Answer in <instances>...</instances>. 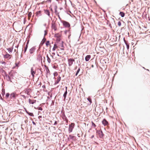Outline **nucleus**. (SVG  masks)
I'll return each mask as SVG.
<instances>
[{
	"label": "nucleus",
	"mask_w": 150,
	"mask_h": 150,
	"mask_svg": "<svg viewBox=\"0 0 150 150\" xmlns=\"http://www.w3.org/2000/svg\"><path fill=\"white\" fill-rule=\"evenodd\" d=\"M74 125L75 124L74 123H71V124L69 125L68 129V131L69 133L72 132Z\"/></svg>",
	"instance_id": "nucleus-1"
},
{
	"label": "nucleus",
	"mask_w": 150,
	"mask_h": 150,
	"mask_svg": "<svg viewBox=\"0 0 150 150\" xmlns=\"http://www.w3.org/2000/svg\"><path fill=\"white\" fill-rule=\"evenodd\" d=\"M68 65L69 66H71L74 62L75 63L74 59L72 58L68 59Z\"/></svg>",
	"instance_id": "nucleus-2"
},
{
	"label": "nucleus",
	"mask_w": 150,
	"mask_h": 150,
	"mask_svg": "<svg viewBox=\"0 0 150 150\" xmlns=\"http://www.w3.org/2000/svg\"><path fill=\"white\" fill-rule=\"evenodd\" d=\"M31 74L33 78H34L35 74L36 73V69L33 67H32L31 68L30 70Z\"/></svg>",
	"instance_id": "nucleus-3"
},
{
	"label": "nucleus",
	"mask_w": 150,
	"mask_h": 150,
	"mask_svg": "<svg viewBox=\"0 0 150 150\" xmlns=\"http://www.w3.org/2000/svg\"><path fill=\"white\" fill-rule=\"evenodd\" d=\"M3 56L4 57L5 59H9L11 58L12 55L9 54L7 52H6V54H5Z\"/></svg>",
	"instance_id": "nucleus-4"
},
{
	"label": "nucleus",
	"mask_w": 150,
	"mask_h": 150,
	"mask_svg": "<svg viewBox=\"0 0 150 150\" xmlns=\"http://www.w3.org/2000/svg\"><path fill=\"white\" fill-rule=\"evenodd\" d=\"M102 124L104 126L107 125L108 124V122L105 119L103 120L102 121Z\"/></svg>",
	"instance_id": "nucleus-5"
},
{
	"label": "nucleus",
	"mask_w": 150,
	"mask_h": 150,
	"mask_svg": "<svg viewBox=\"0 0 150 150\" xmlns=\"http://www.w3.org/2000/svg\"><path fill=\"white\" fill-rule=\"evenodd\" d=\"M110 21H111V23H110L109 26L111 28L112 27H111V25L112 24V25L115 24V21L114 20L113 18H112L111 19Z\"/></svg>",
	"instance_id": "nucleus-6"
},
{
	"label": "nucleus",
	"mask_w": 150,
	"mask_h": 150,
	"mask_svg": "<svg viewBox=\"0 0 150 150\" xmlns=\"http://www.w3.org/2000/svg\"><path fill=\"white\" fill-rule=\"evenodd\" d=\"M35 47H32L31 49H30L29 50V52L30 54H32L35 50Z\"/></svg>",
	"instance_id": "nucleus-7"
},
{
	"label": "nucleus",
	"mask_w": 150,
	"mask_h": 150,
	"mask_svg": "<svg viewBox=\"0 0 150 150\" xmlns=\"http://www.w3.org/2000/svg\"><path fill=\"white\" fill-rule=\"evenodd\" d=\"M10 97V98L11 99L16 98V96L15 94L14 93H12L11 94Z\"/></svg>",
	"instance_id": "nucleus-8"
},
{
	"label": "nucleus",
	"mask_w": 150,
	"mask_h": 150,
	"mask_svg": "<svg viewBox=\"0 0 150 150\" xmlns=\"http://www.w3.org/2000/svg\"><path fill=\"white\" fill-rule=\"evenodd\" d=\"M63 24L66 27H69L70 26L69 24L67 22L64 21L63 23Z\"/></svg>",
	"instance_id": "nucleus-9"
},
{
	"label": "nucleus",
	"mask_w": 150,
	"mask_h": 150,
	"mask_svg": "<svg viewBox=\"0 0 150 150\" xmlns=\"http://www.w3.org/2000/svg\"><path fill=\"white\" fill-rule=\"evenodd\" d=\"M98 134H99V136L100 138L102 137L104 135L103 132L102 131H98Z\"/></svg>",
	"instance_id": "nucleus-10"
},
{
	"label": "nucleus",
	"mask_w": 150,
	"mask_h": 150,
	"mask_svg": "<svg viewBox=\"0 0 150 150\" xmlns=\"http://www.w3.org/2000/svg\"><path fill=\"white\" fill-rule=\"evenodd\" d=\"M91 56L90 55H88L86 56L85 57V60L87 62L90 59Z\"/></svg>",
	"instance_id": "nucleus-11"
},
{
	"label": "nucleus",
	"mask_w": 150,
	"mask_h": 150,
	"mask_svg": "<svg viewBox=\"0 0 150 150\" xmlns=\"http://www.w3.org/2000/svg\"><path fill=\"white\" fill-rule=\"evenodd\" d=\"M61 79V77L60 76H59L58 77L57 79V81L55 82V84H57L59 83V81H60Z\"/></svg>",
	"instance_id": "nucleus-12"
},
{
	"label": "nucleus",
	"mask_w": 150,
	"mask_h": 150,
	"mask_svg": "<svg viewBox=\"0 0 150 150\" xmlns=\"http://www.w3.org/2000/svg\"><path fill=\"white\" fill-rule=\"evenodd\" d=\"M7 50L8 51L9 53L11 54L13 51V48L11 47L7 49Z\"/></svg>",
	"instance_id": "nucleus-13"
},
{
	"label": "nucleus",
	"mask_w": 150,
	"mask_h": 150,
	"mask_svg": "<svg viewBox=\"0 0 150 150\" xmlns=\"http://www.w3.org/2000/svg\"><path fill=\"white\" fill-rule=\"evenodd\" d=\"M36 102V100H31L30 99H29V103L30 104H33Z\"/></svg>",
	"instance_id": "nucleus-14"
},
{
	"label": "nucleus",
	"mask_w": 150,
	"mask_h": 150,
	"mask_svg": "<svg viewBox=\"0 0 150 150\" xmlns=\"http://www.w3.org/2000/svg\"><path fill=\"white\" fill-rule=\"evenodd\" d=\"M45 13L50 17V12L48 10H45Z\"/></svg>",
	"instance_id": "nucleus-15"
},
{
	"label": "nucleus",
	"mask_w": 150,
	"mask_h": 150,
	"mask_svg": "<svg viewBox=\"0 0 150 150\" xmlns=\"http://www.w3.org/2000/svg\"><path fill=\"white\" fill-rule=\"evenodd\" d=\"M66 90H67V87H66ZM67 94V90H66V91L64 92V95L63 97H64V99H65L66 97V96Z\"/></svg>",
	"instance_id": "nucleus-16"
},
{
	"label": "nucleus",
	"mask_w": 150,
	"mask_h": 150,
	"mask_svg": "<svg viewBox=\"0 0 150 150\" xmlns=\"http://www.w3.org/2000/svg\"><path fill=\"white\" fill-rule=\"evenodd\" d=\"M47 61L49 63H50L51 62V60L49 57H48V55H47Z\"/></svg>",
	"instance_id": "nucleus-17"
},
{
	"label": "nucleus",
	"mask_w": 150,
	"mask_h": 150,
	"mask_svg": "<svg viewBox=\"0 0 150 150\" xmlns=\"http://www.w3.org/2000/svg\"><path fill=\"white\" fill-rule=\"evenodd\" d=\"M120 14L121 16L122 17H124L125 15V13L122 12H120Z\"/></svg>",
	"instance_id": "nucleus-18"
},
{
	"label": "nucleus",
	"mask_w": 150,
	"mask_h": 150,
	"mask_svg": "<svg viewBox=\"0 0 150 150\" xmlns=\"http://www.w3.org/2000/svg\"><path fill=\"white\" fill-rule=\"evenodd\" d=\"M37 15L38 16H40L41 15V11H39L37 12Z\"/></svg>",
	"instance_id": "nucleus-19"
},
{
	"label": "nucleus",
	"mask_w": 150,
	"mask_h": 150,
	"mask_svg": "<svg viewBox=\"0 0 150 150\" xmlns=\"http://www.w3.org/2000/svg\"><path fill=\"white\" fill-rule=\"evenodd\" d=\"M57 47L56 44H54V47L53 48L52 50L53 51H54L57 48Z\"/></svg>",
	"instance_id": "nucleus-20"
},
{
	"label": "nucleus",
	"mask_w": 150,
	"mask_h": 150,
	"mask_svg": "<svg viewBox=\"0 0 150 150\" xmlns=\"http://www.w3.org/2000/svg\"><path fill=\"white\" fill-rule=\"evenodd\" d=\"M46 39L45 38H44L43 39L42 41L41 42V44L42 45H43L45 41H46Z\"/></svg>",
	"instance_id": "nucleus-21"
},
{
	"label": "nucleus",
	"mask_w": 150,
	"mask_h": 150,
	"mask_svg": "<svg viewBox=\"0 0 150 150\" xmlns=\"http://www.w3.org/2000/svg\"><path fill=\"white\" fill-rule=\"evenodd\" d=\"M28 47V45H26L25 46V47L24 48V53L27 50Z\"/></svg>",
	"instance_id": "nucleus-22"
},
{
	"label": "nucleus",
	"mask_w": 150,
	"mask_h": 150,
	"mask_svg": "<svg viewBox=\"0 0 150 150\" xmlns=\"http://www.w3.org/2000/svg\"><path fill=\"white\" fill-rule=\"evenodd\" d=\"M5 90L4 89H2L1 94L3 96L5 94Z\"/></svg>",
	"instance_id": "nucleus-23"
},
{
	"label": "nucleus",
	"mask_w": 150,
	"mask_h": 150,
	"mask_svg": "<svg viewBox=\"0 0 150 150\" xmlns=\"http://www.w3.org/2000/svg\"><path fill=\"white\" fill-rule=\"evenodd\" d=\"M46 45L48 47V45H50V41H47L46 43Z\"/></svg>",
	"instance_id": "nucleus-24"
},
{
	"label": "nucleus",
	"mask_w": 150,
	"mask_h": 150,
	"mask_svg": "<svg viewBox=\"0 0 150 150\" xmlns=\"http://www.w3.org/2000/svg\"><path fill=\"white\" fill-rule=\"evenodd\" d=\"M87 100L89 101L90 102V104H91V103H92V100H91V98H90V97H88V98H87Z\"/></svg>",
	"instance_id": "nucleus-25"
},
{
	"label": "nucleus",
	"mask_w": 150,
	"mask_h": 150,
	"mask_svg": "<svg viewBox=\"0 0 150 150\" xmlns=\"http://www.w3.org/2000/svg\"><path fill=\"white\" fill-rule=\"evenodd\" d=\"M80 71V68H79L77 70L76 72V76H77V74H78V73H79V72Z\"/></svg>",
	"instance_id": "nucleus-26"
},
{
	"label": "nucleus",
	"mask_w": 150,
	"mask_h": 150,
	"mask_svg": "<svg viewBox=\"0 0 150 150\" xmlns=\"http://www.w3.org/2000/svg\"><path fill=\"white\" fill-rule=\"evenodd\" d=\"M28 114L30 116H34V115H33V113H30V112H28Z\"/></svg>",
	"instance_id": "nucleus-27"
},
{
	"label": "nucleus",
	"mask_w": 150,
	"mask_h": 150,
	"mask_svg": "<svg viewBox=\"0 0 150 150\" xmlns=\"http://www.w3.org/2000/svg\"><path fill=\"white\" fill-rule=\"evenodd\" d=\"M44 33H45L44 36H45L47 35V31L46 30H45L44 31Z\"/></svg>",
	"instance_id": "nucleus-28"
},
{
	"label": "nucleus",
	"mask_w": 150,
	"mask_h": 150,
	"mask_svg": "<svg viewBox=\"0 0 150 150\" xmlns=\"http://www.w3.org/2000/svg\"><path fill=\"white\" fill-rule=\"evenodd\" d=\"M0 62L2 64H4V65H5L6 62H5L0 61Z\"/></svg>",
	"instance_id": "nucleus-29"
},
{
	"label": "nucleus",
	"mask_w": 150,
	"mask_h": 150,
	"mask_svg": "<svg viewBox=\"0 0 150 150\" xmlns=\"http://www.w3.org/2000/svg\"><path fill=\"white\" fill-rule=\"evenodd\" d=\"M91 123H92V126H94V127H96V125L93 122H92Z\"/></svg>",
	"instance_id": "nucleus-30"
},
{
	"label": "nucleus",
	"mask_w": 150,
	"mask_h": 150,
	"mask_svg": "<svg viewBox=\"0 0 150 150\" xmlns=\"http://www.w3.org/2000/svg\"><path fill=\"white\" fill-rule=\"evenodd\" d=\"M54 76H56L58 75V73L57 72H54Z\"/></svg>",
	"instance_id": "nucleus-31"
},
{
	"label": "nucleus",
	"mask_w": 150,
	"mask_h": 150,
	"mask_svg": "<svg viewBox=\"0 0 150 150\" xmlns=\"http://www.w3.org/2000/svg\"><path fill=\"white\" fill-rule=\"evenodd\" d=\"M9 93H6V98H8V97L9 96Z\"/></svg>",
	"instance_id": "nucleus-32"
},
{
	"label": "nucleus",
	"mask_w": 150,
	"mask_h": 150,
	"mask_svg": "<svg viewBox=\"0 0 150 150\" xmlns=\"http://www.w3.org/2000/svg\"><path fill=\"white\" fill-rule=\"evenodd\" d=\"M121 23L119 21L118 23V26H120L121 25Z\"/></svg>",
	"instance_id": "nucleus-33"
},
{
	"label": "nucleus",
	"mask_w": 150,
	"mask_h": 150,
	"mask_svg": "<svg viewBox=\"0 0 150 150\" xmlns=\"http://www.w3.org/2000/svg\"><path fill=\"white\" fill-rule=\"evenodd\" d=\"M126 45V46H127V49H128L129 48V45L127 44V43H125Z\"/></svg>",
	"instance_id": "nucleus-34"
},
{
	"label": "nucleus",
	"mask_w": 150,
	"mask_h": 150,
	"mask_svg": "<svg viewBox=\"0 0 150 150\" xmlns=\"http://www.w3.org/2000/svg\"><path fill=\"white\" fill-rule=\"evenodd\" d=\"M31 15V12L29 13L28 14V16L29 17H30Z\"/></svg>",
	"instance_id": "nucleus-35"
},
{
	"label": "nucleus",
	"mask_w": 150,
	"mask_h": 150,
	"mask_svg": "<svg viewBox=\"0 0 150 150\" xmlns=\"http://www.w3.org/2000/svg\"><path fill=\"white\" fill-rule=\"evenodd\" d=\"M38 110H42V108L40 107V108H39Z\"/></svg>",
	"instance_id": "nucleus-36"
},
{
	"label": "nucleus",
	"mask_w": 150,
	"mask_h": 150,
	"mask_svg": "<svg viewBox=\"0 0 150 150\" xmlns=\"http://www.w3.org/2000/svg\"><path fill=\"white\" fill-rule=\"evenodd\" d=\"M53 29L54 30H56V28L55 27H53Z\"/></svg>",
	"instance_id": "nucleus-37"
},
{
	"label": "nucleus",
	"mask_w": 150,
	"mask_h": 150,
	"mask_svg": "<svg viewBox=\"0 0 150 150\" xmlns=\"http://www.w3.org/2000/svg\"><path fill=\"white\" fill-rule=\"evenodd\" d=\"M32 123L33 125H36L35 123V122H34V121H33Z\"/></svg>",
	"instance_id": "nucleus-38"
},
{
	"label": "nucleus",
	"mask_w": 150,
	"mask_h": 150,
	"mask_svg": "<svg viewBox=\"0 0 150 150\" xmlns=\"http://www.w3.org/2000/svg\"><path fill=\"white\" fill-rule=\"evenodd\" d=\"M25 112L28 114V112L27 111V110H26V109L25 108Z\"/></svg>",
	"instance_id": "nucleus-39"
},
{
	"label": "nucleus",
	"mask_w": 150,
	"mask_h": 150,
	"mask_svg": "<svg viewBox=\"0 0 150 150\" xmlns=\"http://www.w3.org/2000/svg\"><path fill=\"white\" fill-rule=\"evenodd\" d=\"M57 124V121H55V122L54 123V125H56Z\"/></svg>",
	"instance_id": "nucleus-40"
},
{
	"label": "nucleus",
	"mask_w": 150,
	"mask_h": 150,
	"mask_svg": "<svg viewBox=\"0 0 150 150\" xmlns=\"http://www.w3.org/2000/svg\"><path fill=\"white\" fill-rule=\"evenodd\" d=\"M94 137V135H93L91 137V138H93Z\"/></svg>",
	"instance_id": "nucleus-41"
},
{
	"label": "nucleus",
	"mask_w": 150,
	"mask_h": 150,
	"mask_svg": "<svg viewBox=\"0 0 150 150\" xmlns=\"http://www.w3.org/2000/svg\"><path fill=\"white\" fill-rule=\"evenodd\" d=\"M28 42H29L28 41L27 42V43H26V45H28Z\"/></svg>",
	"instance_id": "nucleus-42"
},
{
	"label": "nucleus",
	"mask_w": 150,
	"mask_h": 150,
	"mask_svg": "<svg viewBox=\"0 0 150 150\" xmlns=\"http://www.w3.org/2000/svg\"><path fill=\"white\" fill-rule=\"evenodd\" d=\"M77 66H76L75 67V69H77Z\"/></svg>",
	"instance_id": "nucleus-43"
},
{
	"label": "nucleus",
	"mask_w": 150,
	"mask_h": 150,
	"mask_svg": "<svg viewBox=\"0 0 150 150\" xmlns=\"http://www.w3.org/2000/svg\"><path fill=\"white\" fill-rule=\"evenodd\" d=\"M93 67H94V66H93V64H92V65H91V67H92V68H93Z\"/></svg>",
	"instance_id": "nucleus-44"
},
{
	"label": "nucleus",
	"mask_w": 150,
	"mask_h": 150,
	"mask_svg": "<svg viewBox=\"0 0 150 150\" xmlns=\"http://www.w3.org/2000/svg\"><path fill=\"white\" fill-rule=\"evenodd\" d=\"M38 118H42V116H39L38 117Z\"/></svg>",
	"instance_id": "nucleus-45"
},
{
	"label": "nucleus",
	"mask_w": 150,
	"mask_h": 150,
	"mask_svg": "<svg viewBox=\"0 0 150 150\" xmlns=\"http://www.w3.org/2000/svg\"><path fill=\"white\" fill-rule=\"evenodd\" d=\"M52 54H53L54 55H55V53H52Z\"/></svg>",
	"instance_id": "nucleus-46"
},
{
	"label": "nucleus",
	"mask_w": 150,
	"mask_h": 150,
	"mask_svg": "<svg viewBox=\"0 0 150 150\" xmlns=\"http://www.w3.org/2000/svg\"><path fill=\"white\" fill-rule=\"evenodd\" d=\"M61 49L62 50H64V48H61Z\"/></svg>",
	"instance_id": "nucleus-47"
},
{
	"label": "nucleus",
	"mask_w": 150,
	"mask_h": 150,
	"mask_svg": "<svg viewBox=\"0 0 150 150\" xmlns=\"http://www.w3.org/2000/svg\"><path fill=\"white\" fill-rule=\"evenodd\" d=\"M57 55H58V56H59V54H57Z\"/></svg>",
	"instance_id": "nucleus-48"
},
{
	"label": "nucleus",
	"mask_w": 150,
	"mask_h": 150,
	"mask_svg": "<svg viewBox=\"0 0 150 150\" xmlns=\"http://www.w3.org/2000/svg\"><path fill=\"white\" fill-rule=\"evenodd\" d=\"M14 51H15V52H16V50H15Z\"/></svg>",
	"instance_id": "nucleus-49"
},
{
	"label": "nucleus",
	"mask_w": 150,
	"mask_h": 150,
	"mask_svg": "<svg viewBox=\"0 0 150 150\" xmlns=\"http://www.w3.org/2000/svg\"><path fill=\"white\" fill-rule=\"evenodd\" d=\"M51 56H52V57H53V56H52V55H51Z\"/></svg>",
	"instance_id": "nucleus-50"
},
{
	"label": "nucleus",
	"mask_w": 150,
	"mask_h": 150,
	"mask_svg": "<svg viewBox=\"0 0 150 150\" xmlns=\"http://www.w3.org/2000/svg\"><path fill=\"white\" fill-rule=\"evenodd\" d=\"M35 150H37V149H36Z\"/></svg>",
	"instance_id": "nucleus-51"
}]
</instances>
